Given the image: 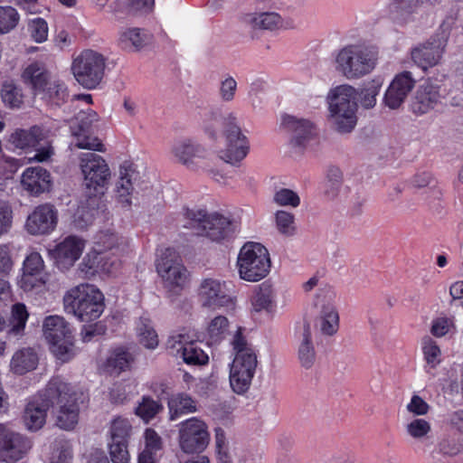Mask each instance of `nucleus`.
I'll list each match as a JSON object with an SVG mask.
<instances>
[{"label": "nucleus", "mask_w": 463, "mask_h": 463, "mask_svg": "<svg viewBox=\"0 0 463 463\" xmlns=\"http://www.w3.org/2000/svg\"><path fill=\"white\" fill-rule=\"evenodd\" d=\"M51 137V128L34 125L27 129L15 128L9 135L7 142L17 149L33 148L35 154L29 158L30 161L47 162L54 154Z\"/></svg>", "instance_id": "8"}, {"label": "nucleus", "mask_w": 463, "mask_h": 463, "mask_svg": "<svg viewBox=\"0 0 463 463\" xmlns=\"http://www.w3.org/2000/svg\"><path fill=\"white\" fill-rule=\"evenodd\" d=\"M156 270L169 288H182L187 280V270L172 250H166L157 260Z\"/></svg>", "instance_id": "16"}, {"label": "nucleus", "mask_w": 463, "mask_h": 463, "mask_svg": "<svg viewBox=\"0 0 463 463\" xmlns=\"http://www.w3.org/2000/svg\"><path fill=\"white\" fill-rule=\"evenodd\" d=\"M72 447L71 443L63 439H57L52 444V452L49 463H71Z\"/></svg>", "instance_id": "45"}, {"label": "nucleus", "mask_w": 463, "mask_h": 463, "mask_svg": "<svg viewBox=\"0 0 463 463\" xmlns=\"http://www.w3.org/2000/svg\"><path fill=\"white\" fill-rule=\"evenodd\" d=\"M243 23L253 29L273 31L282 26V18L276 12H256L246 14Z\"/></svg>", "instance_id": "33"}, {"label": "nucleus", "mask_w": 463, "mask_h": 463, "mask_svg": "<svg viewBox=\"0 0 463 463\" xmlns=\"http://www.w3.org/2000/svg\"><path fill=\"white\" fill-rule=\"evenodd\" d=\"M169 417L175 420L180 416L196 411V402L185 393H177L168 400Z\"/></svg>", "instance_id": "38"}, {"label": "nucleus", "mask_w": 463, "mask_h": 463, "mask_svg": "<svg viewBox=\"0 0 463 463\" xmlns=\"http://www.w3.org/2000/svg\"><path fill=\"white\" fill-rule=\"evenodd\" d=\"M208 342L211 345L219 344L230 333V322L224 316H217L213 317L206 329Z\"/></svg>", "instance_id": "41"}, {"label": "nucleus", "mask_w": 463, "mask_h": 463, "mask_svg": "<svg viewBox=\"0 0 463 463\" xmlns=\"http://www.w3.org/2000/svg\"><path fill=\"white\" fill-rule=\"evenodd\" d=\"M79 166L85 195L94 200L103 195L111 178L106 160L93 152H85L79 156Z\"/></svg>", "instance_id": "7"}, {"label": "nucleus", "mask_w": 463, "mask_h": 463, "mask_svg": "<svg viewBox=\"0 0 463 463\" xmlns=\"http://www.w3.org/2000/svg\"><path fill=\"white\" fill-rule=\"evenodd\" d=\"M237 267L241 279L250 282L261 280L270 269L268 250L258 242L245 243L239 252Z\"/></svg>", "instance_id": "9"}, {"label": "nucleus", "mask_w": 463, "mask_h": 463, "mask_svg": "<svg viewBox=\"0 0 463 463\" xmlns=\"http://www.w3.org/2000/svg\"><path fill=\"white\" fill-rule=\"evenodd\" d=\"M57 215L52 206L43 204L36 207L27 217L25 227L33 235H42L51 232L56 226Z\"/></svg>", "instance_id": "24"}, {"label": "nucleus", "mask_w": 463, "mask_h": 463, "mask_svg": "<svg viewBox=\"0 0 463 463\" xmlns=\"http://www.w3.org/2000/svg\"><path fill=\"white\" fill-rule=\"evenodd\" d=\"M190 341V337L187 335H173L167 340V348L173 355L181 357L183 351L186 348Z\"/></svg>", "instance_id": "59"}, {"label": "nucleus", "mask_w": 463, "mask_h": 463, "mask_svg": "<svg viewBox=\"0 0 463 463\" xmlns=\"http://www.w3.org/2000/svg\"><path fill=\"white\" fill-rule=\"evenodd\" d=\"M178 436L180 449L187 454L202 452L210 440L206 423L195 417L180 423Z\"/></svg>", "instance_id": "14"}, {"label": "nucleus", "mask_w": 463, "mask_h": 463, "mask_svg": "<svg viewBox=\"0 0 463 463\" xmlns=\"http://www.w3.org/2000/svg\"><path fill=\"white\" fill-rule=\"evenodd\" d=\"M343 174L337 167H331L327 171L325 194L329 199L335 198L341 190Z\"/></svg>", "instance_id": "49"}, {"label": "nucleus", "mask_w": 463, "mask_h": 463, "mask_svg": "<svg viewBox=\"0 0 463 463\" xmlns=\"http://www.w3.org/2000/svg\"><path fill=\"white\" fill-rule=\"evenodd\" d=\"M440 98L439 87L425 82L417 89L411 102V109L417 115L426 114L438 105Z\"/></svg>", "instance_id": "28"}, {"label": "nucleus", "mask_w": 463, "mask_h": 463, "mask_svg": "<svg viewBox=\"0 0 463 463\" xmlns=\"http://www.w3.org/2000/svg\"><path fill=\"white\" fill-rule=\"evenodd\" d=\"M64 308L80 321L89 322L104 311V296L95 286L80 284L71 288L63 297Z\"/></svg>", "instance_id": "4"}, {"label": "nucleus", "mask_w": 463, "mask_h": 463, "mask_svg": "<svg viewBox=\"0 0 463 463\" xmlns=\"http://www.w3.org/2000/svg\"><path fill=\"white\" fill-rule=\"evenodd\" d=\"M152 35L139 28H129L121 33L119 43L125 50L137 52L150 44Z\"/></svg>", "instance_id": "34"}, {"label": "nucleus", "mask_w": 463, "mask_h": 463, "mask_svg": "<svg viewBox=\"0 0 463 463\" xmlns=\"http://www.w3.org/2000/svg\"><path fill=\"white\" fill-rule=\"evenodd\" d=\"M99 121L98 114L90 107L80 109L71 126V133L76 137L75 146L80 149L104 152L105 148L96 137L89 136L94 123Z\"/></svg>", "instance_id": "15"}, {"label": "nucleus", "mask_w": 463, "mask_h": 463, "mask_svg": "<svg viewBox=\"0 0 463 463\" xmlns=\"http://www.w3.org/2000/svg\"><path fill=\"white\" fill-rule=\"evenodd\" d=\"M187 364L202 365L208 362V355L202 350L198 345L192 340L186 345V348L182 353L181 357Z\"/></svg>", "instance_id": "48"}, {"label": "nucleus", "mask_w": 463, "mask_h": 463, "mask_svg": "<svg viewBox=\"0 0 463 463\" xmlns=\"http://www.w3.org/2000/svg\"><path fill=\"white\" fill-rule=\"evenodd\" d=\"M28 317L29 314L24 304L16 303L12 307L7 330V336L9 338L19 339L24 335Z\"/></svg>", "instance_id": "37"}, {"label": "nucleus", "mask_w": 463, "mask_h": 463, "mask_svg": "<svg viewBox=\"0 0 463 463\" xmlns=\"http://www.w3.org/2000/svg\"><path fill=\"white\" fill-rule=\"evenodd\" d=\"M404 430L411 439L417 441H424L431 432V424L423 418H414L405 424Z\"/></svg>", "instance_id": "43"}, {"label": "nucleus", "mask_w": 463, "mask_h": 463, "mask_svg": "<svg viewBox=\"0 0 463 463\" xmlns=\"http://www.w3.org/2000/svg\"><path fill=\"white\" fill-rule=\"evenodd\" d=\"M43 333L51 346L52 353L61 362L74 356L71 331L65 319L57 315L46 317L43 323Z\"/></svg>", "instance_id": "11"}, {"label": "nucleus", "mask_w": 463, "mask_h": 463, "mask_svg": "<svg viewBox=\"0 0 463 463\" xmlns=\"http://www.w3.org/2000/svg\"><path fill=\"white\" fill-rule=\"evenodd\" d=\"M1 97L4 103L9 108H20L24 102L21 89L13 83H5L2 87Z\"/></svg>", "instance_id": "52"}, {"label": "nucleus", "mask_w": 463, "mask_h": 463, "mask_svg": "<svg viewBox=\"0 0 463 463\" xmlns=\"http://www.w3.org/2000/svg\"><path fill=\"white\" fill-rule=\"evenodd\" d=\"M282 124L291 133V144L304 147L317 136L315 125L308 119L286 115Z\"/></svg>", "instance_id": "25"}, {"label": "nucleus", "mask_w": 463, "mask_h": 463, "mask_svg": "<svg viewBox=\"0 0 463 463\" xmlns=\"http://www.w3.org/2000/svg\"><path fill=\"white\" fill-rule=\"evenodd\" d=\"M119 265L118 254L112 255V258L109 253L97 255V266L102 272L111 274L118 269Z\"/></svg>", "instance_id": "60"}, {"label": "nucleus", "mask_w": 463, "mask_h": 463, "mask_svg": "<svg viewBox=\"0 0 463 463\" xmlns=\"http://www.w3.org/2000/svg\"><path fill=\"white\" fill-rule=\"evenodd\" d=\"M409 413L415 417L426 415L430 411V405L419 395L414 394L406 405Z\"/></svg>", "instance_id": "62"}, {"label": "nucleus", "mask_w": 463, "mask_h": 463, "mask_svg": "<svg viewBox=\"0 0 463 463\" xmlns=\"http://www.w3.org/2000/svg\"><path fill=\"white\" fill-rule=\"evenodd\" d=\"M376 53L364 44L352 43L341 48L335 58V71L346 80H358L375 67Z\"/></svg>", "instance_id": "5"}, {"label": "nucleus", "mask_w": 463, "mask_h": 463, "mask_svg": "<svg viewBox=\"0 0 463 463\" xmlns=\"http://www.w3.org/2000/svg\"><path fill=\"white\" fill-rule=\"evenodd\" d=\"M163 411V405L149 396L142 397L135 409L137 416L148 422Z\"/></svg>", "instance_id": "46"}, {"label": "nucleus", "mask_w": 463, "mask_h": 463, "mask_svg": "<svg viewBox=\"0 0 463 463\" xmlns=\"http://www.w3.org/2000/svg\"><path fill=\"white\" fill-rule=\"evenodd\" d=\"M273 201L280 206L296 208L300 203V198L296 192L288 188L277 190L273 195Z\"/></svg>", "instance_id": "55"}, {"label": "nucleus", "mask_w": 463, "mask_h": 463, "mask_svg": "<svg viewBox=\"0 0 463 463\" xmlns=\"http://www.w3.org/2000/svg\"><path fill=\"white\" fill-rule=\"evenodd\" d=\"M52 407L51 399L46 396V388L33 396L26 404L24 422L30 430H40L46 421L47 411Z\"/></svg>", "instance_id": "20"}, {"label": "nucleus", "mask_w": 463, "mask_h": 463, "mask_svg": "<svg viewBox=\"0 0 463 463\" xmlns=\"http://www.w3.org/2000/svg\"><path fill=\"white\" fill-rule=\"evenodd\" d=\"M30 441L21 434L0 424V460L14 463L23 458L30 449Z\"/></svg>", "instance_id": "17"}, {"label": "nucleus", "mask_w": 463, "mask_h": 463, "mask_svg": "<svg viewBox=\"0 0 463 463\" xmlns=\"http://www.w3.org/2000/svg\"><path fill=\"white\" fill-rule=\"evenodd\" d=\"M46 396L51 399L56 426L64 430H73L80 415V395L74 387L54 377L46 385Z\"/></svg>", "instance_id": "2"}, {"label": "nucleus", "mask_w": 463, "mask_h": 463, "mask_svg": "<svg viewBox=\"0 0 463 463\" xmlns=\"http://www.w3.org/2000/svg\"><path fill=\"white\" fill-rule=\"evenodd\" d=\"M234 358L230 370V384L239 394L247 392L258 367V354L255 348L248 343L238 327L232 340Z\"/></svg>", "instance_id": "3"}, {"label": "nucleus", "mask_w": 463, "mask_h": 463, "mask_svg": "<svg viewBox=\"0 0 463 463\" xmlns=\"http://www.w3.org/2000/svg\"><path fill=\"white\" fill-rule=\"evenodd\" d=\"M137 173L132 163L125 161L119 166L118 179L115 184V196L118 203L123 208H129L132 204L134 181Z\"/></svg>", "instance_id": "23"}, {"label": "nucleus", "mask_w": 463, "mask_h": 463, "mask_svg": "<svg viewBox=\"0 0 463 463\" xmlns=\"http://www.w3.org/2000/svg\"><path fill=\"white\" fill-rule=\"evenodd\" d=\"M171 152L180 163L191 169L201 166L208 155L203 146L192 139L176 141L172 146Z\"/></svg>", "instance_id": "22"}, {"label": "nucleus", "mask_w": 463, "mask_h": 463, "mask_svg": "<svg viewBox=\"0 0 463 463\" xmlns=\"http://www.w3.org/2000/svg\"><path fill=\"white\" fill-rule=\"evenodd\" d=\"M443 53L440 43H427L413 48L411 52L412 61L423 71L439 64Z\"/></svg>", "instance_id": "30"}, {"label": "nucleus", "mask_w": 463, "mask_h": 463, "mask_svg": "<svg viewBox=\"0 0 463 463\" xmlns=\"http://www.w3.org/2000/svg\"><path fill=\"white\" fill-rule=\"evenodd\" d=\"M107 60L97 51H82L71 63V71L77 82L88 90L97 88L104 78Z\"/></svg>", "instance_id": "10"}, {"label": "nucleus", "mask_w": 463, "mask_h": 463, "mask_svg": "<svg viewBox=\"0 0 463 463\" xmlns=\"http://www.w3.org/2000/svg\"><path fill=\"white\" fill-rule=\"evenodd\" d=\"M40 94L49 99L56 106H60L68 98L67 88L64 82L56 79H52L47 87H45V92H41Z\"/></svg>", "instance_id": "47"}, {"label": "nucleus", "mask_w": 463, "mask_h": 463, "mask_svg": "<svg viewBox=\"0 0 463 463\" xmlns=\"http://www.w3.org/2000/svg\"><path fill=\"white\" fill-rule=\"evenodd\" d=\"M433 0H392L389 9L392 20L399 26H406L420 20L425 8Z\"/></svg>", "instance_id": "18"}, {"label": "nucleus", "mask_w": 463, "mask_h": 463, "mask_svg": "<svg viewBox=\"0 0 463 463\" xmlns=\"http://www.w3.org/2000/svg\"><path fill=\"white\" fill-rule=\"evenodd\" d=\"M278 231L285 236H293L296 233L295 216L287 211H278L275 213Z\"/></svg>", "instance_id": "53"}, {"label": "nucleus", "mask_w": 463, "mask_h": 463, "mask_svg": "<svg viewBox=\"0 0 463 463\" xmlns=\"http://www.w3.org/2000/svg\"><path fill=\"white\" fill-rule=\"evenodd\" d=\"M109 455L113 463H128L129 454L128 442L110 441L109 443Z\"/></svg>", "instance_id": "58"}, {"label": "nucleus", "mask_w": 463, "mask_h": 463, "mask_svg": "<svg viewBox=\"0 0 463 463\" xmlns=\"http://www.w3.org/2000/svg\"><path fill=\"white\" fill-rule=\"evenodd\" d=\"M144 450H148V452L156 453V451L162 449V439L153 429H146L144 434Z\"/></svg>", "instance_id": "63"}, {"label": "nucleus", "mask_w": 463, "mask_h": 463, "mask_svg": "<svg viewBox=\"0 0 463 463\" xmlns=\"http://www.w3.org/2000/svg\"><path fill=\"white\" fill-rule=\"evenodd\" d=\"M381 85L371 81L359 93L360 101L364 109H372L376 104V96L379 94Z\"/></svg>", "instance_id": "56"}, {"label": "nucleus", "mask_w": 463, "mask_h": 463, "mask_svg": "<svg viewBox=\"0 0 463 463\" xmlns=\"http://www.w3.org/2000/svg\"><path fill=\"white\" fill-rule=\"evenodd\" d=\"M226 146L221 150L220 157L231 165H237L243 160L249 152V142L237 123L236 117L230 113L224 122Z\"/></svg>", "instance_id": "13"}, {"label": "nucleus", "mask_w": 463, "mask_h": 463, "mask_svg": "<svg viewBox=\"0 0 463 463\" xmlns=\"http://www.w3.org/2000/svg\"><path fill=\"white\" fill-rule=\"evenodd\" d=\"M275 293L268 282L260 284L251 298V313L270 312L274 304Z\"/></svg>", "instance_id": "35"}, {"label": "nucleus", "mask_w": 463, "mask_h": 463, "mask_svg": "<svg viewBox=\"0 0 463 463\" xmlns=\"http://www.w3.org/2000/svg\"><path fill=\"white\" fill-rule=\"evenodd\" d=\"M454 327V321L449 317L436 318L431 326V333L435 336L441 337L448 334Z\"/></svg>", "instance_id": "64"}, {"label": "nucleus", "mask_w": 463, "mask_h": 463, "mask_svg": "<svg viewBox=\"0 0 463 463\" xmlns=\"http://www.w3.org/2000/svg\"><path fill=\"white\" fill-rule=\"evenodd\" d=\"M124 240L110 231L100 232L97 237L94 246V251L97 255L108 254L112 251L111 255L118 254L123 250Z\"/></svg>", "instance_id": "36"}, {"label": "nucleus", "mask_w": 463, "mask_h": 463, "mask_svg": "<svg viewBox=\"0 0 463 463\" xmlns=\"http://www.w3.org/2000/svg\"><path fill=\"white\" fill-rule=\"evenodd\" d=\"M197 295L201 305L212 310L232 308L235 304L230 284L217 278L203 279L198 286Z\"/></svg>", "instance_id": "12"}, {"label": "nucleus", "mask_w": 463, "mask_h": 463, "mask_svg": "<svg viewBox=\"0 0 463 463\" xmlns=\"http://www.w3.org/2000/svg\"><path fill=\"white\" fill-rule=\"evenodd\" d=\"M22 78L24 83L34 90L35 94L45 92V87L52 80L45 66L38 61L29 64L24 69Z\"/></svg>", "instance_id": "32"}, {"label": "nucleus", "mask_w": 463, "mask_h": 463, "mask_svg": "<svg viewBox=\"0 0 463 463\" xmlns=\"http://www.w3.org/2000/svg\"><path fill=\"white\" fill-rule=\"evenodd\" d=\"M358 92L351 85L342 84L330 90L327 95L328 122L339 134L351 133L357 124Z\"/></svg>", "instance_id": "1"}, {"label": "nucleus", "mask_w": 463, "mask_h": 463, "mask_svg": "<svg viewBox=\"0 0 463 463\" xmlns=\"http://www.w3.org/2000/svg\"><path fill=\"white\" fill-rule=\"evenodd\" d=\"M226 117H222L221 110L217 108L206 109L201 116L202 126L204 132L213 139L217 137L219 125L224 126Z\"/></svg>", "instance_id": "42"}, {"label": "nucleus", "mask_w": 463, "mask_h": 463, "mask_svg": "<svg viewBox=\"0 0 463 463\" xmlns=\"http://www.w3.org/2000/svg\"><path fill=\"white\" fill-rule=\"evenodd\" d=\"M39 354L33 347H24L13 354L10 361V371L14 374L23 375L36 369Z\"/></svg>", "instance_id": "31"}, {"label": "nucleus", "mask_w": 463, "mask_h": 463, "mask_svg": "<svg viewBox=\"0 0 463 463\" xmlns=\"http://www.w3.org/2000/svg\"><path fill=\"white\" fill-rule=\"evenodd\" d=\"M416 80L412 73L403 71L394 76L384 94V104L392 109H398L415 87Z\"/></svg>", "instance_id": "19"}, {"label": "nucleus", "mask_w": 463, "mask_h": 463, "mask_svg": "<svg viewBox=\"0 0 463 463\" xmlns=\"http://www.w3.org/2000/svg\"><path fill=\"white\" fill-rule=\"evenodd\" d=\"M298 357L300 364L305 368H310L316 360V352L311 341V330L309 324L304 325L302 339L298 349Z\"/></svg>", "instance_id": "39"}, {"label": "nucleus", "mask_w": 463, "mask_h": 463, "mask_svg": "<svg viewBox=\"0 0 463 463\" xmlns=\"http://www.w3.org/2000/svg\"><path fill=\"white\" fill-rule=\"evenodd\" d=\"M237 82L232 76H226L220 83L219 94L222 101L230 102L234 99Z\"/></svg>", "instance_id": "61"}, {"label": "nucleus", "mask_w": 463, "mask_h": 463, "mask_svg": "<svg viewBox=\"0 0 463 463\" xmlns=\"http://www.w3.org/2000/svg\"><path fill=\"white\" fill-rule=\"evenodd\" d=\"M134 361L133 354L125 348L115 349L107 360V368L113 373H120L129 369Z\"/></svg>", "instance_id": "40"}, {"label": "nucleus", "mask_w": 463, "mask_h": 463, "mask_svg": "<svg viewBox=\"0 0 463 463\" xmlns=\"http://www.w3.org/2000/svg\"><path fill=\"white\" fill-rule=\"evenodd\" d=\"M85 248V241L77 236L71 235L58 243L52 255L57 266L68 269L80 259Z\"/></svg>", "instance_id": "21"}, {"label": "nucleus", "mask_w": 463, "mask_h": 463, "mask_svg": "<svg viewBox=\"0 0 463 463\" xmlns=\"http://www.w3.org/2000/svg\"><path fill=\"white\" fill-rule=\"evenodd\" d=\"M28 31L32 39L36 43H43L48 37V25L43 18H35L29 22Z\"/></svg>", "instance_id": "57"}, {"label": "nucleus", "mask_w": 463, "mask_h": 463, "mask_svg": "<svg viewBox=\"0 0 463 463\" xmlns=\"http://www.w3.org/2000/svg\"><path fill=\"white\" fill-rule=\"evenodd\" d=\"M187 222L184 227L197 231L201 236L213 241H221L229 238L235 231V224L224 215L216 212L208 213L204 209L192 208L185 211Z\"/></svg>", "instance_id": "6"}, {"label": "nucleus", "mask_w": 463, "mask_h": 463, "mask_svg": "<svg viewBox=\"0 0 463 463\" xmlns=\"http://www.w3.org/2000/svg\"><path fill=\"white\" fill-rule=\"evenodd\" d=\"M110 441L128 442L130 436L131 425L127 419L118 417L110 424Z\"/></svg>", "instance_id": "50"}, {"label": "nucleus", "mask_w": 463, "mask_h": 463, "mask_svg": "<svg viewBox=\"0 0 463 463\" xmlns=\"http://www.w3.org/2000/svg\"><path fill=\"white\" fill-rule=\"evenodd\" d=\"M335 295L333 291L327 292L321 305L320 316L317 320V328L327 336L334 335L339 328V315L334 305Z\"/></svg>", "instance_id": "27"}, {"label": "nucleus", "mask_w": 463, "mask_h": 463, "mask_svg": "<svg viewBox=\"0 0 463 463\" xmlns=\"http://www.w3.org/2000/svg\"><path fill=\"white\" fill-rule=\"evenodd\" d=\"M424 359L430 368H435L439 364L441 351L437 343L430 337H426L422 342Z\"/></svg>", "instance_id": "54"}, {"label": "nucleus", "mask_w": 463, "mask_h": 463, "mask_svg": "<svg viewBox=\"0 0 463 463\" xmlns=\"http://www.w3.org/2000/svg\"><path fill=\"white\" fill-rule=\"evenodd\" d=\"M140 343L148 349H155L158 345V336L151 321L146 317H140L137 325Z\"/></svg>", "instance_id": "44"}, {"label": "nucleus", "mask_w": 463, "mask_h": 463, "mask_svg": "<svg viewBox=\"0 0 463 463\" xmlns=\"http://www.w3.org/2000/svg\"><path fill=\"white\" fill-rule=\"evenodd\" d=\"M43 260L38 252H32L24 261L23 274L20 279L21 288L26 291L45 283Z\"/></svg>", "instance_id": "26"}, {"label": "nucleus", "mask_w": 463, "mask_h": 463, "mask_svg": "<svg viewBox=\"0 0 463 463\" xmlns=\"http://www.w3.org/2000/svg\"><path fill=\"white\" fill-rule=\"evenodd\" d=\"M20 20L16 9L12 6H0V34H5L14 29Z\"/></svg>", "instance_id": "51"}, {"label": "nucleus", "mask_w": 463, "mask_h": 463, "mask_svg": "<svg viewBox=\"0 0 463 463\" xmlns=\"http://www.w3.org/2000/svg\"><path fill=\"white\" fill-rule=\"evenodd\" d=\"M21 184L28 193L37 195L49 191L52 180L50 173L46 169L41 166H33L24 170Z\"/></svg>", "instance_id": "29"}]
</instances>
